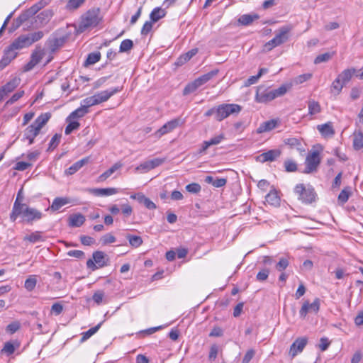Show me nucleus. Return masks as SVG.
I'll return each instance as SVG.
<instances>
[{"mask_svg":"<svg viewBox=\"0 0 363 363\" xmlns=\"http://www.w3.org/2000/svg\"><path fill=\"white\" fill-rule=\"evenodd\" d=\"M307 344L306 337L296 339L290 347L289 353L292 357H294L298 353L301 352Z\"/></svg>","mask_w":363,"mask_h":363,"instance_id":"17","label":"nucleus"},{"mask_svg":"<svg viewBox=\"0 0 363 363\" xmlns=\"http://www.w3.org/2000/svg\"><path fill=\"white\" fill-rule=\"evenodd\" d=\"M320 299L316 298L313 303L306 301L303 302L300 311L299 315L301 318H305L308 313H317L320 310Z\"/></svg>","mask_w":363,"mask_h":363,"instance_id":"11","label":"nucleus"},{"mask_svg":"<svg viewBox=\"0 0 363 363\" xmlns=\"http://www.w3.org/2000/svg\"><path fill=\"white\" fill-rule=\"evenodd\" d=\"M122 87L110 88L104 91H99L94 94L97 104L107 101L112 96L120 92Z\"/></svg>","mask_w":363,"mask_h":363,"instance_id":"13","label":"nucleus"},{"mask_svg":"<svg viewBox=\"0 0 363 363\" xmlns=\"http://www.w3.org/2000/svg\"><path fill=\"white\" fill-rule=\"evenodd\" d=\"M351 195V188L347 186L344 188L338 196V201L342 204L345 203Z\"/></svg>","mask_w":363,"mask_h":363,"instance_id":"39","label":"nucleus"},{"mask_svg":"<svg viewBox=\"0 0 363 363\" xmlns=\"http://www.w3.org/2000/svg\"><path fill=\"white\" fill-rule=\"evenodd\" d=\"M225 139L224 134L221 133L211 138L208 140H205L202 143L201 148L199 149V153L202 154L206 151V150L213 145H217L220 144Z\"/></svg>","mask_w":363,"mask_h":363,"instance_id":"15","label":"nucleus"},{"mask_svg":"<svg viewBox=\"0 0 363 363\" xmlns=\"http://www.w3.org/2000/svg\"><path fill=\"white\" fill-rule=\"evenodd\" d=\"M291 28L290 26L281 27L276 33L274 38L264 45V50L270 51L273 48L286 42L289 39V33L291 30Z\"/></svg>","mask_w":363,"mask_h":363,"instance_id":"6","label":"nucleus"},{"mask_svg":"<svg viewBox=\"0 0 363 363\" xmlns=\"http://www.w3.org/2000/svg\"><path fill=\"white\" fill-rule=\"evenodd\" d=\"M321 159L318 150H314L308 154L306 158V168L304 173L309 174L317 170Z\"/></svg>","mask_w":363,"mask_h":363,"instance_id":"9","label":"nucleus"},{"mask_svg":"<svg viewBox=\"0 0 363 363\" xmlns=\"http://www.w3.org/2000/svg\"><path fill=\"white\" fill-rule=\"evenodd\" d=\"M21 82L19 77H15L8 82L5 85L1 88L7 94L12 92L18 86Z\"/></svg>","mask_w":363,"mask_h":363,"instance_id":"24","label":"nucleus"},{"mask_svg":"<svg viewBox=\"0 0 363 363\" xmlns=\"http://www.w3.org/2000/svg\"><path fill=\"white\" fill-rule=\"evenodd\" d=\"M85 0H69L67 4V8L69 10L78 9Z\"/></svg>","mask_w":363,"mask_h":363,"instance_id":"53","label":"nucleus"},{"mask_svg":"<svg viewBox=\"0 0 363 363\" xmlns=\"http://www.w3.org/2000/svg\"><path fill=\"white\" fill-rule=\"evenodd\" d=\"M199 88L197 84L195 81L188 84L185 88L184 89L183 94L184 95L189 94L194 91H195Z\"/></svg>","mask_w":363,"mask_h":363,"instance_id":"51","label":"nucleus"},{"mask_svg":"<svg viewBox=\"0 0 363 363\" xmlns=\"http://www.w3.org/2000/svg\"><path fill=\"white\" fill-rule=\"evenodd\" d=\"M294 192L298 200L301 201L302 203L308 204L315 201L316 194L314 189L311 186H306L303 184H297L294 189Z\"/></svg>","mask_w":363,"mask_h":363,"instance_id":"7","label":"nucleus"},{"mask_svg":"<svg viewBox=\"0 0 363 363\" xmlns=\"http://www.w3.org/2000/svg\"><path fill=\"white\" fill-rule=\"evenodd\" d=\"M126 238L128 240L130 245L134 247H138L143 243V240L140 236L128 235Z\"/></svg>","mask_w":363,"mask_h":363,"instance_id":"42","label":"nucleus"},{"mask_svg":"<svg viewBox=\"0 0 363 363\" xmlns=\"http://www.w3.org/2000/svg\"><path fill=\"white\" fill-rule=\"evenodd\" d=\"M89 112V109H86L83 105L72 111L67 117V120H74L75 118H79L84 116Z\"/></svg>","mask_w":363,"mask_h":363,"instance_id":"30","label":"nucleus"},{"mask_svg":"<svg viewBox=\"0 0 363 363\" xmlns=\"http://www.w3.org/2000/svg\"><path fill=\"white\" fill-rule=\"evenodd\" d=\"M101 21L100 17L99 9H93L85 13L81 18L79 23V30L84 31L85 30L96 26Z\"/></svg>","mask_w":363,"mask_h":363,"instance_id":"4","label":"nucleus"},{"mask_svg":"<svg viewBox=\"0 0 363 363\" xmlns=\"http://www.w3.org/2000/svg\"><path fill=\"white\" fill-rule=\"evenodd\" d=\"M101 58V53L99 52L89 53L84 62V66L94 65L99 62Z\"/></svg>","mask_w":363,"mask_h":363,"instance_id":"37","label":"nucleus"},{"mask_svg":"<svg viewBox=\"0 0 363 363\" xmlns=\"http://www.w3.org/2000/svg\"><path fill=\"white\" fill-rule=\"evenodd\" d=\"M89 160V157H84L70 166L67 169L65 170L67 175H72L78 170H79L84 164H87Z\"/></svg>","mask_w":363,"mask_h":363,"instance_id":"23","label":"nucleus"},{"mask_svg":"<svg viewBox=\"0 0 363 363\" xmlns=\"http://www.w3.org/2000/svg\"><path fill=\"white\" fill-rule=\"evenodd\" d=\"M281 155L279 150H270L266 152L262 153L257 157V160L261 162H272L279 157Z\"/></svg>","mask_w":363,"mask_h":363,"instance_id":"19","label":"nucleus"},{"mask_svg":"<svg viewBox=\"0 0 363 363\" xmlns=\"http://www.w3.org/2000/svg\"><path fill=\"white\" fill-rule=\"evenodd\" d=\"M289 266V261L286 258H281L276 265V269L279 271H284Z\"/></svg>","mask_w":363,"mask_h":363,"instance_id":"58","label":"nucleus"},{"mask_svg":"<svg viewBox=\"0 0 363 363\" xmlns=\"http://www.w3.org/2000/svg\"><path fill=\"white\" fill-rule=\"evenodd\" d=\"M317 129L324 138H331L335 135V130L330 122L318 125Z\"/></svg>","mask_w":363,"mask_h":363,"instance_id":"21","label":"nucleus"},{"mask_svg":"<svg viewBox=\"0 0 363 363\" xmlns=\"http://www.w3.org/2000/svg\"><path fill=\"white\" fill-rule=\"evenodd\" d=\"M242 107L235 104H223L216 107V120L221 121L233 114H238Z\"/></svg>","mask_w":363,"mask_h":363,"instance_id":"8","label":"nucleus"},{"mask_svg":"<svg viewBox=\"0 0 363 363\" xmlns=\"http://www.w3.org/2000/svg\"><path fill=\"white\" fill-rule=\"evenodd\" d=\"M116 240L114 235H113L111 233H106L104 235H103L101 238V242L104 245L111 244L115 242Z\"/></svg>","mask_w":363,"mask_h":363,"instance_id":"50","label":"nucleus"},{"mask_svg":"<svg viewBox=\"0 0 363 363\" xmlns=\"http://www.w3.org/2000/svg\"><path fill=\"white\" fill-rule=\"evenodd\" d=\"M80 240L84 245H91L95 242V240L93 238L86 235L81 236Z\"/></svg>","mask_w":363,"mask_h":363,"instance_id":"64","label":"nucleus"},{"mask_svg":"<svg viewBox=\"0 0 363 363\" xmlns=\"http://www.w3.org/2000/svg\"><path fill=\"white\" fill-rule=\"evenodd\" d=\"M284 143L291 147H297L301 145L300 140L296 138H289L284 140Z\"/></svg>","mask_w":363,"mask_h":363,"instance_id":"60","label":"nucleus"},{"mask_svg":"<svg viewBox=\"0 0 363 363\" xmlns=\"http://www.w3.org/2000/svg\"><path fill=\"white\" fill-rule=\"evenodd\" d=\"M93 259H88L86 267L92 270L106 265V255L102 251H96L93 253Z\"/></svg>","mask_w":363,"mask_h":363,"instance_id":"10","label":"nucleus"},{"mask_svg":"<svg viewBox=\"0 0 363 363\" xmlns=\"http://www.w3.org/2000/svg\"><path fill=\"white\" fill-rule=\"evenodd\" d=\"M81 104L83 105V106L86 109H89V108L91 106L98 105L94 94L83 99Z\"/></svg>","mask_w":363,"mask_h":363,"instance_id":"44","label":"nucleus"},{"mask_svg":"<svg viewBox=\"0 0 363 363\" xmlns=\"http://www.w3.org/2000/svg\"><path fill=\"white\" fill-rule=\"evenodd\" d=\"M87 191L97 196H108L117 194L118 190L116 188H94L88 189Z\"/></svg>","mask_w":363,"mask_h":363,"instance_id":"18","label":"nucleus"},{"mask_svg":"<svg viewBox=\"0 0 363 363\" xmlns=\"http://www.w3.org/2000/svg\"><path fill=\"white\" fill-rule=\"evenodd\" d=\"M86 220L85 216L80 213L69 215L68 218V225L72 228L82 226Z\"/></svg>","mask_w":363,"mask_h":363,"instance_id":"20","label":"nucleus"},{"mask_svg":"<svg viewBox=\"0 0 363 363\" xmlns=\"http://www.w3.org/2000/svg\"><path fill=\"white\" fill-rule=\"evenodd\" d=\"M311 77L312 74L311 73L301 74L296 78L295 82L296 84H302L304 82H306L308 79H310Z\"/></svg>","mask_w":363,"mask_h":363,"instance_id":"63","label":"nucleus"},{"mask_svg":"<svg viewBox=\"0 0 363 363\" xmlns=\"http://www.w3.org/2000/svg\"><path fill=\"white\" fill-rule=\"evenodd\" d=\"M69 123L65 128V133L69 135L73 130L79 128L80 124L78 121L73 120H67Z\"/></svg>","mask_w":363,"mask_h":363,"instance_id":"41","label":"nucleus"},{"mask_svg":"<svg viewBox=\"0 0 363 363\" xmlns=\"http://www.w3.org/2000/svg\"><path fill=\"white\" fill-rule=\"evenodd\" d=\"M101 325H102V322L99 323L96 326L90 328L87 331L82 333L80 342H84L86 341L89 338H90L93 335H94L99 330Z\"/></svg>","mask_w":363,"mask_h":363,"instance_id":"33","label":"nucleus"},{"mask_svg":"<svg viewBox=\"0 0 363 363\" xmlns=\"http://www.w3.org/2000/svg\"><path fill=\"white\" fill-rule=\"evenodd\" d=\"M284 167L286 169V171L289 172H295L297 169V165L295 162L292 160H286L284 162Z\"/></svg>","mask_w":363,"mask_h":363,"instance_id":"59","label":"nucleus"},{"mask_svg":"<svg viewBox=\"0 0 363 363\" xmlns=\"http://www.w3.org/2000/svg\"><path fill=\"white\" fill-rule=\"evenodd\" d=\"M43 37L42 31H37L27 35H21L17 38L11 45L16 50L28 48L35 42Z\"/></svg>","mask_w":363,"mask_h":363,"instance_id":"5","label":"nucleus"},{"mask_svg":"<svg viewBox=\"0 0 363 363\" xmlns=\"http://www.w3.org/2000/svg\"><path fill=\"white\" fill-rule=\"evenodd\" d=\"M279 123L280 121L279 118H274L264 121L259 125L257 129V133L261 134L263 133L269 132L276 128Z\"/></svg>","mask_w":363,"mask_h":363,"instance_id":"16","label":"nucleus"},{"mask_svg":"<svg viewBox=\"0 0 363 363\" xmlns=\"http://www.w3.org/2000/svg\"><path fill=\"white\" fill-rule=\"evenodd\" d=\"M123 167V164L121 162H116L111 167H110L108 170L101 174L99 180L100 182H104L106 179H108L111 174H113L116 170L121 169Z\"/></svg>","mask_w":363,"mask_h":363,"instance_id":"25","label":"nucleus"},{"mask_svg":"<svg viewBox=\"0 0 363 363\" xmlns=\"http://www.w3.org/2000/svg\"><path fill=\"white\" fill-rule=\"evenodd\" d=\"M183 121L180 118H174L164 124L159 130L155 133V135L158 138L167 134L174 130L177 127L182 125Z\"/></svg>","mask_w":363,"mask_h":363,"instance_id":"12","label":"nucleus"},{"mask_svg":"<svg viewBox=\"0 0 363 363\" xmlns=\"http://www.w3.org/2000/svg\"><path fill=\"white\" fill-rule=\"evenodd\" d=\"M105 298V293L102 290H98L92 296V300L98 305L101 304Z\"/></svg>","mask_w":363,"mask_h":363,"instance_id":"45","label":"nucleus"},{"mask_svg":"<svg viewBox=\"0 0 363 363\" xmlns=\"http://www.w3.org/2000/svg\"><path fill=\"white\" fill-rule=\"evenodd\" d=\"M165 16V11L162 9L155 8L150 13V18L152 22H157Z\"/></svg>","mask_w":363,"mask_h":363,"instance_id":"35","label":"nucleus"},{"mask_svg":"<svg viewBox=\"0 0 363 363\" xmlns=\"http://www.w3.org/2000/svg\"><path fill=\"white\" fill-rule=\"evenodd\" d=\"M20 323L18 321H13L6 326V330L7 333H9L10 334H13L16 331H18L20 329Z\"/></svg>","mask_w":363,"mask_h":363,"instance_id":"48","label":"nucleus"},{"mask_svg":"<svg viewBox=\"0 0 363 363\" xmlns=\"http://www.w3.org/2000/svg\"><path fill=\"white\" fill-rule=\"evenodd\" d=\"M201 187L198 183H191L186 186V190L192 194L200 192Z\"/></svg>","mask_w":363,"mask_h":363,"instance_id":"52","label":"nucleus"},{"mask_svg":"<svg viewBox=\"0 0 363 363\" xmlns=\"http://www.w3.org/2000/svg\"><path fill=\"white\" fill-rule=\"evenodd\" d=\"M32 165L31 163L26 162H18L15 164L14 169L18 171H24Z\"/></svg>","mask_w":363,"mask_h":363,"instance_id":"61","label":"nucleus"},{"mask_svg":"<svg viewBox=\"0 0 363 363\" xmlns=\"http://www.w3.org/2000/svg\"><path fill=\"white\" fill-rule=\"evenodd\" d=\"M356 73V69L354 68H350L343 70L337 77L342 82V84H347L352 77V76Z\"/></svg>","mask_w":363,"mask_h":363,"instance_id":"26","label":"nucleus"},{"mask_svg":"<svg viewBox=\"0 0 363 363\" xmlns=\"http://www.w3.org/2000/svg\"><path fill=\"white\" fill-rule=\"evenodd\" d=\"M42 233L40 231H35L30 235H27L23 238L24 241H28L31 243H35L38 242L43 241L42 237Z\"/></svg>","mask_w":363,"mask_h":363,"instance_id":"34","label":"nucleus"},{"mask_svg":"<svg viewBox=\"0 0 363 363\" xmlns=\"http://www.w3.org/2000/svg\"><path fill=\"white\" fill-rule=\"evenodd\" d=\"M133 47V43L130 39L123 40L119 48L120 52H127L130 51Z\"/></svg>","mask_w":363,"mask_h":363,"instance_id":"40","label":"nucleus"},{"mask_svg":"<svg viewBox=\"0 0 363 363\" xmlns=\"http://www.w3.org/2000/svg\"><path fill=\"white\" fill-rule=\"evenodd\" d=\"M287 90L288 87L286 85H281L276 89H270L260 86L257 88L255 100L257 103L266 104L284 95Z\"/></svg>","mask_w":363,"mask_h":363,"instance_id":"3","label":"nucleus"},{"mask_svg":"<svg viewBox=\"0 0 363 363\" xmlns=\"http://www.w3.org/2000/svg\"><path fill=\"white\" fill-rule=\"evenodd\" d=\"M308 114L313 116L321 111L320 104L315 100H309L308 101Z\"/></svg>","mask_w":363,"mask_h":363,"instance_id":"32","label":"nucleus"},{"mask_svg":"<svg viewBox=\"0 0 363 363\" xmlns=\"http://www.w3.org/2000/svg\"><path fill=\"white\" fill-rule=\"evenodd\" d=\"M4 56L12 61L17 56L16 50L14 49V48H12V45H10L4 51Z\"/></svg>","mask_w":363,"mask_h":363,"instance_id":"49","label":"nucleus"},{"mask_svg":"<svg viewBox=\"0 0 363 363\" xmlns=\"http://www.w3.org/2000/svg\"><path fill=\"white\" fill-rule=\"evenodd\" d=\"M218 73V70H213L211 72H209L199 78L196 79L194 81L197 84V86L200 87L201 86L203 85L206 82H208L211 79H212L214 76H216Z\"/></svg>","mask_w":363,"mask_h":363,"instance_id":"28","label":"nucleus"},{"mask_svg":"<svg viewBox=\"0 0 363 363\" xmlns=\"http://www.w3.org/2000/svg\"><path fill=\"white\" fill-rule=\"evenodd\" d=\"M165 161L164 158H155L148 161H146L143 163H141L139 166H138L135 169L137 171L143 170L147 172L151 169H155L157 167H159L162 164H163Z\"/></svg>","mask_w":363,"mask_h":363,"instance_id":"14","label":"nucleus"},{"mask_svg":"<svg viewBox=\"0 0 363 363\" xmlns=\"http://www.w3.org/2000/svg\"><path fill=\"white\" fill-rule=\"evenodd\" d=\"M335 54V52H325L318 55L315 60V64H320L329 61Z\"/></svg>","mask_w":363,"mask_h":363,"instance_id":"38","label":"nucleus"},{"mask_svg":"<svg viewBox=\"0 0 363 363\" xmlns=\"http://www.w3.org/2000/svg\"><path fill=\"white\" fill-rule=\"evenodd\" d=\"M121 211L125 217H129L133 213V208L128 203L122 204Z\"/></svg>","mask_w":363,"mask_h":363,"instance_id":"62","label":"nucleus"},{"mask_svg":"<svg viewBox=\"0 0 363 363\" xmlns=\"http://www.w3.org/2000/svg\"><path fill=\"white\" fill-rule=\"evenodd\" d=\"M43 57V51L41 50L36 49L33 52V53L31 55L30 60L37 65L40 62Z\"/></svg>","mask_w":363,"mask_h":363,"instance_id":"47","label":"nucleus"},{"mask_svg":"<svg viewBox=\"0 0 363 363\" xmlns=\"http://www.w3.org/2000/svg\"><path fill=\"white\" fill-rule=\"evenodd\" d=\"M18 347V344H17L15 346L12 342H5L3 348L1 349V353L2 354H6L7 356H9L15 352L16 347Z\"/></svg>","mask_w":363,"mask_h":363,"instance_id":"36","label":"nucleus"},{"mask_svg":"<svg viewBox=\"0 0 363 363\" xmlns=\"http://www.w3.org/2000/svg\"><path fill=\"white\" fill-rule=\"evenodd\" d=\"M198 52V50L196 48L192 49L185 53L184 55L181 56L179 58V61L181 62L189 61L192 57H194Z\"/></svg>","mask_w":363,"mask_h":363,"instance_id":"54","label":"nucleus"},{"mask_svg":"<svg viewBox=\"0 0 363 363\" xmlns=\"http://www.w3.org/2000/svg\"><path fill=\"white\" fill-rule=\"evenodd\" d=\"M259 18L257 14H244L240 16L238 23L242 26H248Z\"/></svg>","mask_w":363,"mask_h":363,"instance_id":"29","label":"nucleus"},{"mask_svg":"<svg viewBox=\"0 0 363 363\" xmlns=\"http://www.w3.org/2000/svg\"><path fill=\"white\" fill-rule=\"evenodd\" d=\"M353 147L356 150L363 147V133L361 131L354 132L353 134Z\"/></svg>","mask_w":363,"mask_h":363,"instance_id":"31","label":"nucleus"},{"mask_svg":"<svg viewBox=\"0 0 363 363\" xmlns=\"http://www.w3.org/2000/svg\"><path fill=\"white\" fill-rule=\"evenodd\" d=\"M37 284L35 276H30L25 281L24 286L28 291H32Z\"/></svg>","mask_w":363,"mask_h":363,"instance_id":"43","label":"nucleus"},{"mask_svg":"<svg viewBox=\"0 0 363 363\" xmlns=\"http://www.w3.org/2000/svg\"><path fill=\"white\" fill-rule=\"evenodd\" d=\"M269 274V270L268 269H263L258 272L257 274V279L259 281H265Z\"/></svg>","mask_w":363,"mask_h":363,"instance_id":"57","label":"nucleus"},{"mask_svg":"<svg viewBox=\"0 0 363 363\" xmlns=\"http://www.w3.org/2000/svg\"><path fill=\"white\" fill-rule=\"evenodd\" d=\"M50 116V113H42L38 116L33 123L24 130L22 140H28V145H32L35 137L40 134L42 128L48 122Z\"/></svg>","mask_w":363,"mask_h":363,"instance_id":"1","label":"nucleus"},{"mask_svg":"<svg viewBox=\"0 0 363 363\" xmlns=\"http://www.w3.org/2000/svg\"><path fill=\"white\" fill-rule=\"evenodd\" d=\"M69 203H70V199L67 197H57L53 200L50 208L54 211H58L61 207Z\"/></svg>","mask_w":363,"mask_h":363,"instance_id":"27","label":"nucleus"},{"mask_svg":"<svg viewBox=\"0 0 363 363\" xmlns=\"http://www.w3.org/2000/svg\"><path fill=\"white\" fill-rule=\"evenodd\" d=\"M266 203L270 206L277 207L280 204V197L276 190H271L265 196Z\"/></svg>","mask_w":363,"mask_h":363,"instance_id":"22","label":"nucleus"},{"mask_svg":"<svg viewBox=\"0 0 363 363\" xmlns=\"http://www.w3.org/2000/svg\"><path fill=\"white\" fill-rule=\"evenodd\" d=\"M345 84L337 77L334 82L332 83L331 90L332 91H335L337 94H340L342 91L343 86Z\"/></svg>","mask_w":363,"mask_h":363,"instance_id":"46","label":"nucleus"},{"mask_svg":"<svg viewBox=\"0 0 363 363\" xmlns=\"http://www.w3.org/2000/svg\"><path fill=\"white\" fill-rule=\"evenodd\" d=\"M24 95V91L21 90L15 93L7 101L6 104H13Z\"/></svg>","mask_w":363,"mask_h":363,"instance_id":"56","label":"nucleus"},{"mask_svg":"<svg viewBox=\"0 0 363 363\" xmlns=\"http://www.w3.org/2000/svg\"><path fill=\"white\" fill-rule=\"evenodd\" d=\"M60 139H61L60 135L55 134V135H53V137L52 138V139L49 143L48 150H54L59 145V143L60 142Z\"/></svg>","mask_w":363,"mask_h":363,"instance_id":"55","label":"nucleus"},{"mask_svg":"<svg viewBox=\"0 0 363 363\" xmlns=\"http://www.w3.org/2000/svg\"><path fill=\"white\" fill-rule=\"evenodd\" d=\"M43 213L40 211L30 208L27 204L18 207L16 203V206L12 208L10 219L14 222L18 217H21L24 221L32 223L35 220L41 219Z\"/></svg>","mask_w":363,"mask_h":363,"instance_id":"2","label":"nucleus"}]
</instances>
